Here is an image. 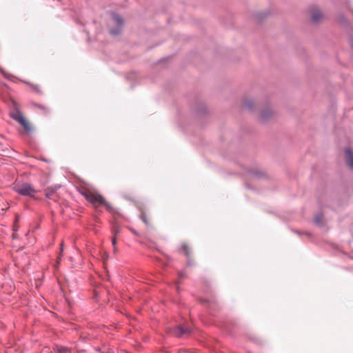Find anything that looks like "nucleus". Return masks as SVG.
<instances>
[{
	"instance_id": "f257e3e1",
	"label": "nucleus",
	"mask_w": 353,
	"mask_h": 353,
	"mask_svg": "<svg viewBox=\"0 0 353 353\" xmlns=\"http://www.w3.org/2000/svg\"><path fill=\"white\" fill-rule=\"evenodd\" d=\"M81 194L86 199L87 201L90 202L94 207L97 205H104L107 210L112 215L120 216L119 211L110 205L105 199V198L99 194H94L92 192L85 191L81 192Z\"/></svg>"
},
{
	"instance_id": "f03ea898",
	"label": "nucleus",
	"mask_w": 353,
	"mask_h": 353,
	"mask_svg": "<svg viewBox=\"0 0 353 353\" xmlns=\"http://www.w3.org/2000/svg\"><path fill=\"white\" fill-rule=\"evenodd\" d=\"M13 190L17 194L26 197L37 199L35 194L37 192L34 187L27 182H18L13 184Z\"/></svg>"
},
{
	"instance_id": "7ed1b4c3",
	"label": "nucleus",
	"mask_w": 353,
	"mask_h": 353,
	"mask_svg": "<svg viewBox=\"0 0 353 353\" xmlns=\"http://www.w3.org/2000/svg\"><path fill=\"white\" fill-rule=\"evenodd\" d=\"M199 303L205 307L210 314H213L214 312L219 311L221 306L219 303L215 300H208L205 299H200Z\"/></svg>"
},
{
	"instance_id": "20e7f679",
	"label": "nucleus",
	"mask_w": 353,
	"mask_h": 353,
	"mask_svg": "<svg viewBox=\"0 0 353 353\" xmlns=\"http://www.w3.org/2000/svg\"><path fill=\"white\" fill-rule=\"evenodd\" d=\"M179 250V252H183L185 256H186L188 266L192 267L196 265V262L192 256V253L189 248V245L186 243H182Z\"/></svg>"
},
{
	"instance_id": "39448f33",
	"label": "nucleus",
	"mask_w": 353,
	"mask_h": 353,
	"mask_svg": "<svg viewBox=\"0 0 353 353\" xmlns=\"http://www.w3.org/2000/svg\"><path fill=\"white\" fill-rule=\"evenodd\" d=\"M311 21L314 24L321 23L325 18L323 13L318 7H312L310 9Z\"/></svg>"
},
{
	"instance_id": "423d86ee",
	"label": "nucleus",
	"mask_w": 353,
	"mask_h": 353,
	"mask_svg": "<svg viewBox=\"0 0 353 353\" xmlns=\"http://www.w3.org/2000/svg\"><path fill=\"white\" fill-rule=\"evenodd\" d=\"M273 115L274 112L270 107L269 104H266L260 111L259 119L261 122L265 123L268 121Z\"/></svg>"
},
{
	"instance_id": "0eeeda50",
	"label": "nucleus",
	"mask_w": 353,
	"mask_h": 353,
	"mask_svg": "<svg viewBox=\"0 0 353 353\" xmlns=\"http://www.w3.org/2000/svg\"><path fill=\"white\" fill-rule=\"evenodd\" d=\"M190 332L191 328L189 325L181 324L175 326L172 331V333L177 337H181L183 334H190Z\"/></svg>"
},
{
	"instance_id": "6e6552de",
	"label": "nucleus",
	"mask_w": 353,
	"mask_h": 353,
	"mask_svg": "<svg viewBox=\"0 0 353 353\" xmlns=\"http://www.w3.org/2000/svg\"><path fill=\"white\" fill-rule=\"evenodd\" d=\"M344 152L345 163L350 170H353V150L350 148H345Z\"/></svg>"
},
{
	"instance_id": "1a4fd4ad",
	"label": "nucleus",
	"mask_w": 353,
	"mask_h": 353,
	"mask_svg": "<svg viewBox=\"0 0 353 353\" xmlns=\"http://www.w3.org/2000/svg\"><path fill=\"white\" fill-rule=\"evenodd\" d=\"M270 14L271 13L269 10H264L263 12L255 13L254 17L259 23H261L265 19L268 18Z\"/></svg>"
},
{
	"instance_id": "9d476101",
	"label": "nucleus",
	"mask_w": 353,
	"mask_h": 353,
	"mask_svg": "<svg viewBox=\"0 0 353 353\" xmlns=\"http://www.w3.org/2000/svg\"><path fill=\"white\" fill-rule=\"evenodd\" d=\"M19 124L23 128L24 131L27 134H30L34 130V128L27 121L26 119H24L22 121L19 123Z\"/></svg>"
},
{
	"instance_id": "9b49d317",
	"label": "nucleus",
	"mask_w": 353,
	"mask_h": 353,
	"mask_svg": "<svg viewBox=\"0 0 353 353\" xmlns=\"http://www.w3.org/2000/svg\"><path fill=\"white\" fill-rule=\"evenodd\" d=\"M195 110L196 113L199 115H203L207 113V107L203 102H197Z\"/></svg>"
},
{
	"instance_id": "f8f14e48",
	"label": "nucleus",
	"mask_w": 353,
	"mask_h": 353,
	"mask_svg": "<svg viewBox=\"0 0 353 353\" xmlns=\"http://www.w3.org/2000/svg\"><path fill=\"white\" fill-rule=\"evenodd\" d=\"M31 104L33 107L39 109L45 115H48L50 113V108L44 105L36 102H31Z\"/></svg>"
},
{
	"instance_id": "ddd939ff",
	"label": "nucleus",
	"mask_w": 353,
	"mask_h": 353,
	"mask_svg": "<svg viewBox=\"0 0 353 353\" xmlns=\"http://www.w3.org/2000/svg\"><path fill=\"white\" fill-rule=\"evenodd\" d=\"M26 84H28L32 89V91L34 93L41 96L43 94V91L41 90L40 86L38 84H34L30 82L24 81Z\"/></svg>"
},
{
	"instance_id": "4468645a",
	"label": "nucleus",
	"mask_w": 353,
	"mask_h": 353,
	"mask_svg": "<svg viewBox=\"0 0 353 353\" xmlns=\"http://www.w3.org/2000/svg\"><path fill=\"white\" fill-rule=\"evenodd\" d=\"M249 172L253 175L254 176L258 178V179H263L266 176V174L265 172L262 170H259L257 169H251L250 170Z\"/></svg>"
},
{
	"instance_id": "2eb2a0df",
	"label": "nucleus",
	"mask_w": 353,
	"mask_h": 353,
	"mask_svg": "<svg viewBox=\"0 0 353 353\" xmlns=\"http://www.w3.org/2000/svg\"><path fill=\"white\" fill-rule=\"evenodd\" d=\"M243 103V105L250 111H252L255 107L254 102L250 99L245 98Z\"/></svg>"
},
{
	"instance_id": "dca6fc26",
	"label": "nucleus",
	"mask_w": 353,
	"mask_h": 353,
	"mask_svg": "<svg viewBox=\"0 0 353 353\" xmlns=\"http://www.w3.org/2000/svg\"><path fill=\"white\" fill-rule=\"evenodd\" d=\"M10 117L14 119L17 122H18L19 123L22 121L24 119H26L22 112L19 110H17L16 112L15 113H12L10 114Z\"/></svg>"
},
{
	"instance_id": "f3484780",
	"label": "nucleus",
	"mask_w": 353,
	"mask_h": 353,
	"mask_svg": "<svg viewBox=\"0 0 353 353\" xmlns=\"http://www.w3.org/2000/svg\"><path fill=\"white\" fill-rule=\"evenodd\" d=\"M319 204L321 207H327L332 208L333 206L331 203L327 202V196H322L318 199Z\"/></svg>"
},
{
	"instance_id": "a211bd4d",
	"label": "nucleus",
	"mask_w": 353,
	"mask_h": 353,
	"mask_svg": "<svg viewBox=\"0 0 353 353\" xmlns=\"http://www.w3.org/2000/svg\"><path fill=\"white\" fill-rule=\"evenodd\" d=\"M337 21L341 25L345 27H347L350 25L348 19L343 14L339 15Z\"/></svg>"
},
{
	"instance_id": "6ab92c4d",
	"label": "nucleus",
	"mask_w": 353,
	"mask_h": 353,
	"mask_svg": "<svg viewBox=\"0 0 353 353\" xmlns=\"http://www.w3.org/2000/svg\"><path fill=\"white\" fill-rule=\"evenodd\" d=\"M112 19L117 24V26H123V19L119 14L114 12L112 14Z\"/></svg>"
},
{
	"instance_id": "aec40b11",
	"label": "nucleus",
	"mask_w": 353,
	"mask_h": 353,
	"mask_svg": "<svg viewBox=\"0 0 353 353\" xmlns=\"http://www.w3.org/2000/svg\"><path fill=\"white\" fill-rule=\"evenodd\" d=\"M57 190V188L55 187V188H48L46 190V193H45V195L47 198L50 199H53V196L54 195L56 191Z\"/></svg>"
},
{
	"instance_id": "412c9836",
	"label": "nucleus",
	"mask_w": 353,
	"mask_h": 353,
	"mask_svg": "<svg viewBox=\"0 0 353 353\" xmlns=\"http://www.w3.org/2000/svg\"><path fill=\"white\" fill-rule=\"evenodd\" d=\"M122 26H117L110 30V33L113 36H117L121 33Z\"/></svg>"
},
{
	"instance_id": "4be33fe9",
	"label": "nucleus",
	"mask_w": 353,
	"mask_h": 353,
	"mask_svg": "<svg viewBox=\"0 0 353 353\" xmlns=\"http://www.w3.org/2000/svg\"><path fill=\"white\" fill-rule=\"evenodd\" d=\"M140 219L142 220V221L146 225H149V220H148V215L146 214V212L143 210H141V214H140Z\"/></svg>"
},
{
	"instance_id": "5701e85b",
	"label": "nucleus",
	"mask_w": 353,
	"mask_h": 353,
	"mask_svg": "<svg viewBox=\"0 0 353 353\" xmlns=\"http://www.w3.org/2000/svg\"><path fill=\"white\" fill-rule=\"evenodd\" d=\"M323 213H319L314 217V223L317 225H322L323 223Z\"/></svg>"
},
{
	"instance_id": "b1692460",
	"label": "nucleus",
	"mask_w": 353,
	"mask_h": 353,
	"mask_svg": "<svg viewBox=\"0 0 353 353\" xmlns=\"http://www.w3.org/2000/svg\"><path fill=\"white\" fill-rule=\"evenodd\" d=\"M120 228L119 226L117 225V224H114L113 226H112V233L114 234V236H117V235H118L119 233H120Z\"/></svg>"
},
{
	"instance_id": "393cba45",
	"label": "nucleus",
	"mask_w": 353,
	"mask_h": 353,
	"mask_svg": "<svg viewBox=\"0 0 353 353\" xmlns=\"http://www.w3.org/2000/svg\"><path fill=\"white\" fill-rule=\"evenodd\" d=\"M68 350L69 349L66 347H57V351L59 352V353H66Z\"/></svg>"
},
{
	"instance_id": "a878e982",
	"label": "nucleus",
	"mask_w": 353,
	"mask_h": 353,
	"mask_svg": "<svg viewBox=\"0 0 353 353\" xmlns=\"http://www.w3.org/2000/svg\"><path fill=\"white\" fill-rule=\"evenodd\" d=\"M0 71H1V72L3 74V76H4L6 78L8 79H10V77H11V76H12V75H10V74H8L6 73V72H5V71H4L1 68H0Z\"/></svg>"
},
{
	"instance_id": "bb28decb",
	"label": "nucleus",
	"mask_w": 353,
	"mask_h": 353,
	"mask_svg": "<svg viewBox=\"0 0 353 353\" xmlns=\"http://www.w3.org/2000/svg\"><path fill=\"white\" fill-rule=\"evenodd\" d=\"M178 275H179V277L180 279H184V278L185 277V272H184V271H181V272H179V274H178Z\"/></svg>"
},
{
	"instance_id": "cd10ccee",
	"label": "nucleus",
	"mask_w": 353,
	"mask_h": 353,
	"mask_svg": "<svg viewBox=\"0 0 353 353\" xmlns=\"http://www.w3.org/2000/svg\"><path fill=\"white\" fill-rule=\"evenodd\" d=\"M112 244L114 247L116 246L117 245V237L115 236H113L112 239Z\"/></svg>"
},
{
	"instance_id": "c85d7f7f",
	"label": "nucleus",
	"mask_w": 353,
	"mask_h": 353,
	"mask_svg": "<svg viewBox=\"0 0 353 353\" xmlns=\"http://www.w3.org/2000/svg\"><path fill=\"white\" fill-rule=\"evenodd\" d=\"M124 198H125L126 199L129 200V201H132V198L130 197V196H125Z\"/></svg>"
},
{
	"instance_id": "c756f323",
	"label": "nucleus",
	"mask_w": 353,
	"mask_h": 353,
	"mask_svg": "<svg viewBox=\"0 0 353 353\" xmlns=\"http://www.w3.org/2000/svg\"><path fill=\"white\" fill-rule=\"evenodd\" d=\"M351 46L353 48V39H351L350 40Z\"/></svg>"
},
{
	"instance_id": "7c9ffc66",
	"label": "nucleus",
	"mask_w": 353,
	"mask_h": 353,
	"mask_svg": "<svg viewBox=\"0 0 353 353\" xmlns=\"http://www.w3.org/2000/svg\"><path fill=\"white\" fill-rule=\"evenodd\" d=\"M252 340H254V341H259V339H256V338H253V339H252Z\"/></svg>"
}]
</instances>
